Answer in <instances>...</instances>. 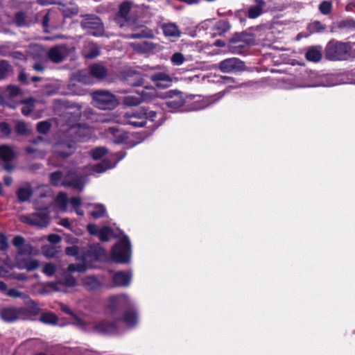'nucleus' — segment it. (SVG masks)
<instances>
[{"label": "nucleus", "mask_w": 355, "mask_h": 355, "mask_svg": "<svg viewBox=\"0 0 355 355\" xmlns=\"http://www.w3.org/2000/svg\"><path fill=\"white\" fill-rule=\"evenodd\" d=\"M4 295L13 297V298H21L24 302L33 309L37 308V304L32 300L28 295L24 293L19 292L18 290H1Z\"/></svg>", "instance_id": "obj_17"}, {"label": "nucleus", "mask_w": 355, "mask_h": 355, "mask_svg": "<svg viewBox=\"0 0 355 355\" xmlns=\"http://www.w3.org/2000/svg\"><path fill=\"white\" fill-rule=\"evenodd\" d=\"M137 92L140 94L139 96H125L124 98L125 104L129 106H137L139 105L141 101L148 100V97L154 96L155 92V90L151 89V92L149 94L146 89H142L140 92Z\"/></svg>", "instance_id": "obj_13"}, {"label": "nucleus", "mask_w": 355, "mask_h": 355, "mask_svg": "<svg viewBox=\"0 0 355 355\" xmlns=\"http://www.w3.org/2000/svg\"><path fill=\"white\" fill-rule=\"evenodd\" d=\"M112 260L116 263L126 264L130 262L132 256V245L127 235L116 242L111 249Z\"/></svg>", "instance_id": "obj_3"}, {"label": "nucleus", "mask_w": 355, "mask_h": 355, "mask_svg": "<svg viewBox=\"0 0 355 355\" xmlns=\"http://www.w3.org/2000/svg\"><path fill=\"white\" fill-rule=\"evenodd\" d=\"M113 230L108 226H103L99 229L98 236L101 241L107 242L110 241V236L112 234Z\"/></svg>", "instance_id": "obj_40"}, {"label": "nucleus", "mask_w": 355, "mask_h": 355, "mask_svg": "<svg viewBox=\"0 0 355 355\" xmlns=\"http://www.w3.org/2000/svg\"><path fill=\"white\" fill-rule=\"evenodd\" d=\"M107 168H109L108 164L105 162L97 164L94 165V171L98 173H103Z\"/></svg>", "instance_id": "obj_58"}, {"label": "nucleus", "mask_w": 355, "mask_h": 355, "mask_svg": "<svg viewBox=\"0 0 355 355\" xmlns=\"http://www.w3.org/2000/svg\"><path fill=\"white\" fill-rule=\"evenodd\" d=\"M124 78L126 83L131 86L139 87L144 84L142 74L139 71L128 70L125 72Z\"/></svg>", "instance_id": "obj_19"}, {"label": "nucleus", "mask_w": 355, "mask_h": 355, "mask_svg": "<svg viewBox=\"0 0 355 355\" xmlns=\"http://www.w3.org/2000/svg\"><path fill=\"white\" fill-rule=\"evenodd\" d=\"M207 107V104L204 101H195L192 105L189 110H199L204 109Z\"/></svg>", "instance_id": "obj_60"}, {"label": "nucleus", "mask_w": 355, "mask_h": 355, "mask_svg": "<svg viewBox=\"0 0 355 355\" xmlns=\"http://www.w3.org/2000/svg\"><path fill=\"white\" fill-rule=\"evenodd\" d=\"M350 49L348 43L331 40L326 46L325 55L329 60H345L349 53Z\"/></svg>", "instance_id": "obj_4"}, {"label": "nucleus", "mask_w": 355, "mask_h": 355, "mask_svg": "<svg viewBox=\"0 0 355 355\" xmlns=\"http://www.w3.org/2000/svg\"><path fill=\"white\" fill-rule=\"evenodd\" d=\"M89 253L98 261H105L107 257L106 251L99 243L92 245L89 247Z\"/></svg>", "instance_id": "obj_24"}, {"label": "nucleus", "mask_w": 355, "mask_h": 355, "mask_svg": "<svg viewBox=\"0 0 355 355\" xmlns=\"http://www.w3.org/2000/svg\"><path fill=\"white\" fill-rule=\"evenodd\" d=\"M33 194V190L30 185L27 187H19L16 191V195L19 202L28 201Z\"/></svg>", "instance_id": "obj_31"}, {"label": "nucleus", "mask_w": 355, "mask_h": 355, "mask_svg": "<svg viewBox=\"0 0 355 355\" xmlns=\"http://www.w3.org/2000/svg\"><path fill=\"white\" fill-rule=\"evenodd\" d=\"M307 60L313 62H318L321 60L322 54L320 46H312L309 48L305 54Z\"/></svg>", "instance_id": "obj_28"}, {"label": "nucleus", "mask_w": 355, "mask_h": 355, "mask_svg": "<svg viewBox=\"0 0 355 355\" xmlns=\"http://www.w3.org/2000/svg\"><path fill=\"white\" fill-rule=\"evenodd\" d=\"M59 305L62 311L72 317V318L74 320L73 324L75 325L78 326L82 329H87V325L85 321L78 317L76 314H75L67 305L64 304L63 303H60Z\"/></svg>", "instance_id": "obj_27"}, {"label": "nucleus", "mask_w": 355, "mask_h": 355, "mask_svg": "<svg viewBox=\"0 0 355 355\" xmlns=\"http://www.w3.org/2000/svg\"><path fill=\"white\" fill-rule=\"evenodd\" d=\"M337 27L340 29H355V20L352 18H347L338 22Z\"/></svg>", "instance_id": "obj_44"}, {"label": "nucleus", "mask_w": 355, "mask_h": 355, "mask_svg": "<svg viewBox=\"0 0 355 355\" xmlns=\"http://www.w3.org/2000/svg\"><path fill=\"white\" fill-rule=\"evenodd\" d=\"M88 130L87 128L80 124L72 126L70 129V132L73 135V139L80 142L84 141L85 139L87 137V135L86 134V132Z\"/></svg>", "instance_id": "obj_29"}, {"label": "nucleus", "mask_w": 355, "mask_h": 355, "mask_svg": "<svg viewBox=\"0 0 355 355\" xmlns=\"http://www.w3.org/2000/svg\"><path fill=\"white\" fill-rule=\"evenodd\" d=\"M25 243V239L22 236H15L12 240V244L15 247L19 249Z\"/></svg>", "instance_id": "obj_59"}, {"label": "nucleus", "mask_w": 355, "mask_h": 355, "mask_svg": "<svg viewBox=\"0 0 355 355\" xmlns=\"http://www.w3.org/2000/svg\"><path fill=\"white\" fill-rule=\"evenodd\" d=\"M185 103L182 94L175 90H170L167 92V100L165 105L168 108L173 110L180 109Z\"/></svg>", "instance_id": "obj_12"}, {"label": "nucleus", "mask_w": 355, "mask_h": 355, "mask_svg": "<svg viewBox=\"0 0 355 355\" xmlns=\"http://www.w3.org/2000/svg\"><path fill=\"white\" fill-rule=\"evenodd\" d=\"M40 320L46 324L55 325L58 323V318L52 312H44L41 314Z\"/></svg>", "instance_id": "obj_35"}, {"label": "nucleus", "mask_w": 355, "mask_h": 355, "mask_svg": "<svg viewBox=\"0 0 355 355\" xmlns=\"http://www.w3.org/2000/svg\"><path fill=\"white\" fill-rule=\"evenodd\" d=\"M319 10L322 15H329L332 12V3L329 1H322L319 5Z\"/></svg>", "instance_id": "obj_45"}, {"label": "nucleus", "mask_w": 355, "mask_h": 355, "mask_svg": "<svg viewBox=\"0 0 355 355\" xmlns=\"http://www.w3.org/2000/svg\"><path fill=\"white\" fill-rule=\"evenodd\" d=\"M164 35L168 37L179 38L182 32L175 23H164L161 26Z\"/></svg>", "instance_id": "obj_20"}, {"label": "nucleus", "mask_w": 355, "mask_h": 355, "mask_svg": "<svg viewBox=\"0 0 355 355\" xmlns=\"http://www.w3.org/2000/svg\"><path fill=\"white\" fill-rule=\"evenodd\" d=\"M250 46H245V44L238 43V44H230L229 43V51L232 53L234 54H242L247 51Z\"/></svg>", "instance_id": "obj_41"}, {"label": "nucleus", "mask_w": 355, "mask_h": 355, "mask_svg": "<svg viewBox=\"0 0 355 355\" xmlns=\"http://www.w3.org/2000/svg\"><path fill=\"white\" fill-rule=\"evenodd\" d=\"M106 213L105 207L102 204H96L94 206V210L91 211L90 215L94 219H99L105 216Z\"/></svg>", "instance_id": "obj_38"}, {"label": "nucleus", "mask_w": 355, "mask_h": 355, "mask_svg": "<svg viewBox=\"0 0 355 355\" xmlns=\"http://www.w3.org/2000/svg\"><path fill=\"white\" fill-rule=\"evenodd\" d=\"M150 79L157 87H168L171 83V78L164 72L154 73L151 74Z\"/></svg>", "instance_id": "obj_23"}, {"label": "nucleus", "mask_w": 355, "mask_h": 355, "mask_svg": "<svg viewBox=\"0 0 355 355\" xmlns=\"http://www.w3.org/2000/svg\"><path fill=\"white\" fill-rule=\"evenodd\" d=\"M230 28V22L227 20H220L213 27L214 35H223Z\"/></svg>", "instance_id": "obj_33"}, {"label": "nucleus", "mask_w": 355, "mask_h": 355, "mask_svg": "<svg viewBox=\"0 0 355 355\" xmlns=\"http://www.w3.org/2000/svg\"><path fill=\"white\" fill-rule=\"evenodd\" d=\"M62 15L65 18H70L78 14V9L75 8H66L62 10Z\"/></svg>", "instance_id": "obj_55"}, {"label": "nucleus", "mask_w": 355, "mask_h": 355, "mask_svg": "<svg viewBox=\"0 0 355 355\" xmlns=\"http://www.w3.org/2000/svg\"><path fill=\"white\" fill-rule=\"evenodd\" d=\"M9 259L5 261V266H0V277H7L10 276V271L16 267L15 264H12L9 263Z\"/></svg>", "instance_id": "obj_43"}, {"label": "nucleus", "mask_w": 355, "mask_h": 355, "mask_svg": "<svg viewBox=\"0 0 355 355\" xmlns=\"http://www.w3.org/2000/svg\"><path fill=\"white\" fill-rule=\"evenodd\" d=\"M70 203L73 209H76L81 206L82 200L80 197H72L70 200Z\"/></svg>", "instance_id": "obj_64"}, {"label": "nucleus", "mask_w": 355, "mask_h": 355, "mask_svg": "<svg viewBox=\"0 0 355 355\" xmlns=\"http://www.w3.org/2000/svg\"><path fill=\"white\" fill-rule=\"evenodd\" d=\"M107 153V150L104 147H97L91 152L92 158L95 160L101 159Z\"/></svg>", "instance_id": "obj_47"}, {"label": "nucleus", "mask_w": 355, "mask_h": 355, "mask_svg": "<svg viewBox=\"0 0 355 355\" xmlns=\"http://www.w3.org/2000/svg\"><path fill=\"white\" fill-rule=\"evenodd\" d=\"M89 73L91 76L99 80H104L107 76V69L101 64H93L89 67Z\"/></svg>", "instance_id": "obj_21"}, {"label": "nucleus", "mask_w": 355, "mask_h": 355, "mask_svg": "<svg viewBox=\"0 0 355 355\" xmlns=\"http://www.w3.org/2000/svg\"><path fill=\"white\" fill-rule=\"evenodd\" d=\"M0 131L4 136H10L11 133L10 125L5 121L0 122Z\"/></svg>", "instance_id": "obj_56"}, {"label": "nucleus", "mask_w": 355, "mask_h": 355, "mask_svg": "<svg viewBox=\"0 0 355 355\" xmlns=\"http://www.w3.org/2000/svg\"><path fill=\"white\" fill-rule=\"evenodd\" d=\"M108 308L110 315L114 320L123 322L130 328H133L138 324V313L132 302L126 296L120 295L111 297Z\"/></svg>", "instance_id": "obj_1"}, {"label": "nucleus", "mask_w": 355, "mask_h": 355, "mask_svg": "<svg viewBox=\"0 0 355 355\" xmlns=\"http://www.w3.org/2000/svg\"><path fill=\"white\" fill-rule=\"evenodd\" d=\"M8 91L12 96H16L21 93V89L19 87L12 85L8 86Z\"/></svg>", "instance_id": "obj_63"}, {"label": "nucleus", "mask_w": 355, "mask_h": 355, "mask_svg": "<svg viewBox=\"0 0 355 355\" xmlns=\"http://www.w3.org/2000/svg\"><path fill=\"white\" fill-rule=\"evenodd\" d=\"M56 271V266L53 263H47L44 265L42 272L48 277L53 276Z\"/></svg>", "instance_id": "obj_50"}, {"label": "nucleus", "mask_w": 355, "mask_h": 355, "mask_svg": "<svg viewBox=\"0 0 355 355\" xmlns=\"http://www.w3.org/2000/svg\"><path fill=\"white\" fill-rule=\"evenodd\" d=\"M73 152L74 146L69 142H61L58 144L55 150V154L62 159L69 157Z\"/></svg>", "instance_id": "obj_18"}, {"label": "nucleus", "mask_w": 355, "mask_h": 355, "mask_svg": "<svg viewBox=\"0 0 355 355\" xmlns=\"http://www.w3.org/2000/svg\"><path fill=\"white\" fill-rule=\"evenodd\" d=\"M51 128V124L48 121H40L37 125V130L40 133L46 134Z\"/></svg>", "instance_id": "obj_51"}, {"label": "nucleus", "mask_w": 355, "mask_h": 355, "mask_svg": "<svg viewBox=\"0 0 355 355\" xmlns=\"http://www.w3.org/2000/svg\"><path fill=\"white\" fill-rule=\"evenodd\" d=\"M131 279V273L125 271H118L113 275V282L117 286H128Z\"/></svg>", "instance_id": "obj_22"}, {"label": "nucleus", "mask_w": 355, "mask_h": 355, "mask_svg": "<svg viewBox=\"0 0 355 355\" xmlns=\"http://www.w3.org/2000/svg\"><path fill=\"white\" fill-rule=\"evenodd\" d=\"M93 105L103 110H111L118 105V101L113 94L107 90H96L92 93Z\"/></svg>", "instance_id": "obj_5"}, {"label": "nucleus", "mask_w": 355, "mask_h": 355, "mask_svg": "<svg viewBox=\"0 0 355 355\" xmlns=\"http://www.w3.org/2000/svg\"><path fill=\"white\" fill-rule=\"evenodd\" d=\"M48 56L55 63H60L64 60V55L58 46L52 47L49 51Z\"/></svg>", "instance_id": "obj_36"}, {"label": "nucleus", "mask_w": 355, "mask_h": 355, "mask_svg": "<svg viewBox=\"0 0 355 355\" xmlns=\"http://www.w3.org/2000/svg\"><path fill=\"white\" fill-rule=\"evenodd\" d=\"M61 186L71 187L79 191L83 189L84 185L81 175L76 171H68L64 177Z\"/></svg>", "instance_id": "obj_11"}, {"label": "nucleus", "mask_w": 355, "mask_h": 355, "mask_svg": "<svg viewBox=\"0 0 355 355\" xmlns=\"http://www.w3.org/2000/svg\"><path fill=\"white\" fill-rule=\"evenodd\" d=\"M94 331L97 333L103 334L112 335L117 333V328L113 323H108L106 322H101L97 325L94 327Z\"/></svg>", "instance_id": "obj_25"}, {"label": "nucleus", "mask_w": 355, "mask_h": 355, "mask_svg": "<svg viewBox=\"0 0 355 355\" xmlns=\"http://www.w3.org/2000/svg\"><path fill=\"white\" fill-rule=\"evenodd\" d=\"M15 153L8 145L0 146V159L4 162H11L15 159Z\"/></svg>", "instance_id": "obj_32"}, {"label": "nucleus", "mask_w": 355, "mask_h": 355, "mask_svg": "<svg viewBox=\"0 0 355 355\" xmlns=\"http://www.w3.org/2000/svg\"><path fill=\"white\" fill-rule=\"evenodd\" d=\"M255 6H250L247 12L246 16L250 19H256L263 13V8L266 6L264 0H254Z\"/></svg>", "instance_id": "obj_26"}, {"label": "nucleus", "mask_w": 355, "mask_h": 355, "mask_svg": "<svg viewBox=\"0 0 355 355\" xmlns=\"http://www.w3.org/2000/svg\"><path fill=\"white\" fill-rule=\"evenodd\" d=\"M87 230L91 235L97 236L99 229L96 224L89 223L87 225Z\"/></svg>", "instance_id": "obj_62"}, {"label": "nucleus", "mask_w": 355, "mask_h": 355, "mask_svg": "<svg viewBox=\"0 0 355 355\" xmlns=\"http://www.w3.org/2000/svg\"><path fill=\"white\" fill-rule=\"evenodd\" d=\"M56 201L61 207H65L68 202L66 193L63 192L59 193L57 196Z\"/></svg>", "instance_id": "obj_57"}, {"label": "nucleus", "mask_w": 355, "mask_h": 355, "mask_svg": "<svg viewBox=\"0 0 355 355\" xmlns=\"http://www.w3.org/2000/svg\"><path fill=\"white\" fill-rule=\"evenodd\" d=\"M33 246L31 244H24L22 247L17 250V254L16 256H19L21 257V255H31L33 252Z\"/></svg>", "instance_id": "obj_49"}, {"label": "nucleus", "mask_w": 355, "mask_h": 355, "mask_svg": "<svg viewBox=\"0 0 355 355\" xmlns=\"http://www.w3.org/2000/svg\"><path fill=\"white\" fill-rule=\"evenodd\" d=\"M86 266L85 263H70L68 266L67 271L64 274L62 278L60 279L58 282L64 286L72 287L76 285L77 281L76 279L73 277L69 272H85L86 270Z\"/></svg>", "instance_id": "obj_9"}, {"label": "nucleus", "mask_w": 355, "mask_h": 355, "mask_svg": "<svg viewBox=\"0 0 355 355\" xmlns=\"http://www.w3.org/2000/svg\"><path fill=\"white\" fill-rule=\"evenodd\" d=\"M9 248L7 236L0 232V250L1 252L7 251Z\"/></svg>", "instance_id": "obj_53"}, {"label": "nucleus", "mask_w": 355, "mask_h": 355, "mask_svg": "<svg viewBox=\"0 0 355 355\" xmlns=\"http://www.w3.org/2000/svg\"><path fill=\"white\" fill-rule=\"evenodd\" d=\"M171 61L173 65L180 66L184 62L185 58L182 53L176 52L171 56Z\"/></svg>", "instance_id": "obj_48"}, {"label": "nucleus", "mask_w": 355, "mask_h": 355, "mask_svg": "<svg viewBox=\"0 0 355 355\" xmlns=\"http://www.w3.org/2000/svg\"><path fill=\"white\" fill-rule=\"evenodd\" d=\"M131 10V3L125 1L122 2L119 6V9L115 15V21L120 25L123 26V23L128 21V16Z\"/></svg>", "instance_id": "obj_16"}, {"label": "nucleus", "mask_w": 355, "mask_h": 355, "mask_svg": "<svg viewBox=\"0 0 355 355\" xmlns=\"http://www.w3.org/2000/svg\"><path fill=\"white\" fill-rule=\"evenodd\" d=\"M245 63L236 58L225 59L218 63V69L223 73H231L243 71Z\"/></svg>", "instance_id": "obj_10"}, {"label": "nucleus", "mask_w": 355, "mask_h": 355, "mask_svg": "<svg viewBox=\"0 0 355 355\" xmlns=\"http://www.w3.org/2000/svg\"><path fill=\"white\" fill-rule=\"evenodd\" d=\"M309 28L312 31L320 33L326 29V26L320 21H314L310 24Z\"/></svg>", "instance_id": "obj_52"}, {"label": "nucleus", "mask_w": 355, "mask_h": 355, "mask_svg": "<svg viewBox=\"0 0 355 355\" xmlns=\"http://www.w3.org/2000/svg\"><path fill=\"white\" fill-rule=\"evenodd\" d=\"M154 33L153 31L148 28H144L141 29V31L132 33L130 35L129 38L130 39H141V38H153L154 37Z\"/></svg>", "instance_id": "obj_34"}, {"label": "nucleus", "mask_w": 355, "mask_h": 355, "mask_svg": "<svg viewBox=\"0 0 355 355\" xmlns=\"http://www.w3.org/2000/svg\"><path fill=\"white\" fill-rule=\"evenodd\" d=\"M108 132L112 135V140L115 144H124L127 148H131L139 144V141H135L128 132L117 128H109Z\"/></svg>", "instance_id": "obj_8"}, {"label": "nucleus", "mask_w": 355, "mask_h": 355, "mask_svg": "<svg viewBox=\"0 0 355 355\" xmlns=\"http://www.w3.org/2000/svg\"><path fill=\"white\" fill-rule=\"evenodd\" d=\"M13 22L18 27H24L26 26V13L22 11L16 12L13 18Z\"/></svg>", "instance_id": "obj_42"}, {"label": "nucleus", "mask_w": 355, "mask_h": 355, "mask_svg": "<svg viewBox=\"0 0 355 355\" xmlns=\"http://www.w3.org/2000/svg\"><path fill=\"white\" fill-rule=\"evenodd\" d=\"M15 130L18 135H26L28 134L29 131L27 128V125L24 121H18L15 126Z\"/></svg>", "instance_id": "obj_46"}, {"label": "nucleus", "mask_w": 355, "mask_h": 355, "mask_svg": "<svg viewBox=\"0 0 355 355\" xmlns=\"http://www.w3.org/2000/svg\"><path fill=\"white\" fill-rule=\"evenodd\" d=\"M65 254L69 257H76L79 254V248L77 245L69 246L65 248Z\"/></svg>", "instance_id": "obj_54"}, {"label": "nucleus", "mask_w": 355, "mask_h": 355, "mask_svg": "<svg viewBox=\"0 0 355 355\" xmlns=\"http://www.w3.org/2000/svg\"><path fill=\"white\" fill-rule=\"evenodd\" d=\"M12 71V67L6 60H0V80L6 79Z\"/></svg>", "instance_id": "obj_37"}, {"label": "nucleus", "mask_w": 355, "mask_h": 355, "mask_svg": "<svg viewBox=\"0 0 355 355\" xmlns=\"http://www.w3.org/2000/svg\"><path fill=\"white\" fill-rule=\"evenodd\" d=\"M83 29L94 36H101L104 31L103 24L101 19L94 15H86L80 22Z\"/></svg>", "instance_id": "obj_6"}, {"label": "nucleus", "mask_w": 355, "mask_h": 355, "mask_svg": "<svg viewBox=\"0 0 355 355\" xmlns=\"http://www.w3.org/2000/svg\"><path fill=\"white\" fill-rule=\"evenodd\" d=\"M64 177L61 171H55L49 175V182L53 187H58L61 185L60 182Z\"/></svg>", "instance_id": "obj_39"}, {"label": "nucleus", "mask_w": 355, "mask_h": 355, "mask_svg": "<svg viewBox=\"0 0 355 355\" xmlns=\"http://www.w3.org/2000/svg\"><path fill=\"white\" fill-rule=\"evenodd\" d=\"M33 103H26V105L23 106L21 108V113L24 116H28L33 110Z\"/></svg>", "instance_id": "obj_61"}, {"label": "nucleus", "mask_w": 355, "mask_h": 355, "mask_svg": "<svg viewBox=\"0 0 355 355\" xmlns=\"http://www.w3.org/2000/svg\"><path fill=\"white\" fill-rule=\"evenodd\" d=\"M49 211L46 207L30 216H21L20 220L30 225L41 227H46L49 223Z\"/></svg>", "instance_id": "obj_7"}, {"label": "nucleus", "mask_w": 355, "mask_h": 355, "mask_svg": "<svg viewBox=\"0 0 355 355\" xmlns=\"http://www.w3.org/2000/svg\"><path fill=\"white\" fill-rule=\"evenodd\" d=\"M229 43H243L245 44V46H252L255 43L254 35V34L248 33L246 32L235 33L230 39Z\"/></svg>", "instance_id": "obj_15"}, {"label": "nucleus", "mask_w": 355, "mask_h": 355, "mask_svg": "<svg viewBox=\"0 0 355 355\" xmlns=\"http://www.w3.org/2000/svg\"><path fill=\"white\" fill-rule=\"evenodd\" d=\"M16 267L20 270L26 269L28 271H33L37 269L40 263L37 259H32L30 257L22 258L19 256L15 257Z\"/></svg>", "instance_id": "obj_14"}, {"label": "nucleus", "mask_w": 355, "mask_h": 355, "mask_svg": "<svg viewBox=\"0 0 355 355\" xmlns=\"http://www.w3.org/2000/svg\"><path fill=\"white\" fill-rule=\"evenodd\" d=\"M162 112L150 109L148 106H141L132 112H127L124 114L125 123L133 127H148L156 129L162 122Z\"/></svg>", "instance_id": "obj_2"}, {"label": "nucleus", "mask_w": 355, "mask_h": 355, "mask_svg": "<svg viewBox=\"0 0 355 355\" xmlns=\"http://www.w3.org/2000/svg\"><path fill=\"white\" fill-rule=\"evenodd\" d=\"M1 316L4 321L12 322L19 318V311L15 308H7L1 311Z\"/></svg>", "instance_id": "obj_30"}]
</instances>
